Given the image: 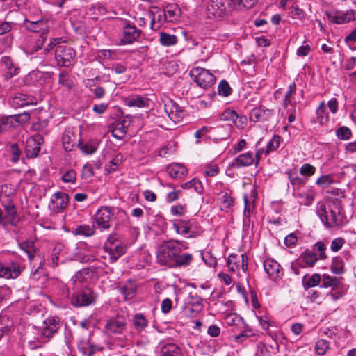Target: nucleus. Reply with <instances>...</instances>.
<instances>
[{"label": "nucleus", "instance_id": "nucleus-1", "mask_svg": "<svg viewBox=\"0 0 356 356\" xmlns=\"http://www.w3.org/2000/svg\"><path fill=\"white\" fill-rule=\"evenodd\" d=\"M316 213L327 228L339 227L346 222L341 202L338 199L318 202Z\"/></svg>", "mask_w": 356, "mask_h": 356}, {"label": "nucleus", "instance_id": "nucleus-2", "mask_svg": "<svg viewBox=\"0 0 356 356\" xmlns=\"http://www.w3.org/2000/svg\"><path fill=\"white\" fill-rule=\"evenodd\" d=\"M172 228L177 234L186 238H195L200 236L203 229L196 219H177L173 220Z\"/></svg>", "mask_w": 356, "mask_h": 356}, {"label": "nucleus", "instance_id": "nucleus-3", "mask_svg": "<svg viewBox=\"0 0 356 356\" xmlns=\"http://www.w3.org/2000/svg\"><path fill=\"white\" fill-rule=\"evenodd\" d=\"M179 244L178 240L163 243L156 251V260L161 265L173 268L176 255L181 252V248L176 245Z\"/></svg>", "mask_w": 356, "mask_h": 356}, {"label": "nucleus", "instance_id": "nucleus-4", "mask_svg": "<svg viewBox=\"0 0 356 356\" xmlns=\"http://www.w3.org/2000/svg\"><path fill=\"white\" fill-rule=\"evenodd\" d=\"M104 249L108 254L109 259L115 262L123 255L127 245L120 240V236L115 233L111 234L104 245Z\"/></svg>", "mask_w": 356, "mask_h": 356}, {"label": "nucleus", "instance_id": "nucleus-5", "mask_svg": "<svg viewBox=\"0 0 356 356\" xmlns=\"http://www.w3.org/2000/svg\"><path fill=\"white\" fill-rule=\"evenodd\" d=\"M193 81L204 89L212 87L216 82L215 76L209 70L200 67H194L190 71Z\"/></svg>", "mask_w": 356, "mask_h": 356}, {"label": "nucleus", "instance_id": "nucleus-6", "mask_svg": "<svg viewBox=\"0 0 356 356\" xmlns=\"http://www.w3.org/2000/svg\"><path fill=\"white\" fill-rule=\"evenodd\" d=\"M15 189L12 185L6 184L0 186V203L5 211L8 212V217L11 218L15 213L16 208L13 202Z\"/></svg>", "mask_w": 356, "mask_h": 356}, {"label": "nucleus", "instance_id": "nucleus-7", "mask_svg": "<svg viewBox=\"0 0 356 356\" xmlns=\"http://www.w3.org/2000/svg\"><path fill=\"white\" fill-rule=\"evenodd\" d=\"M76 56V51L70 46L65 44L58 45L55 49V58L58 65L70 67Z\"/></svg>", "mask_w": 356, "mask_h": 356}, {"label": "nucleus", "instance_id": "nucleus-8", "mask_svg": "<svg viewBox=\"0 0 356 356\" xmlns=\"http://www.w3.org/2000/svg\"><path fill=\"white\" fill-rule=\"evenodd\" d=\"M114 215L113 209L104 206L100 207L95 214V222L100 231H107L111 227L112 218Z\"/></svg>", "mask_w": 356, "mask_h": 356}, {"label": "nucleus", "instance_id": "nucleus-9", "mask_svg": "<svg viewBox=\"0 0 356 356\" xmlns=\"http://www.w3.org/2000/svg\"><path fill=\"white\" fill-rule=\"evenodd\" d=\"M24 24L30 31L41 32L42 35H47L54 24V22L51 19L46 17H42L36 21L26 19Z\"/></svg>", "mask_w": 356, "mask_h": 356}, {"label": "nucleus", "instance_id": "nucleus-10", "mask_svg": "<svg viewBox=\"0 0 356 356\" xmlns=\"http://www.w3.org/2000/svg\"><path fill=\"white\" fill-rule=\"evenodd\" d=\"M40 329L32 326L29 327L25 333V341H26L28 346L31 350L41 347L42 345L47 342L44 336H41Z\"/></svg>", "mask_w": 356, "mask_h": 356}, {"label": "nucleus", "instance_id": "nucleus-11", "mask_svg": "<svg viewBox=\"0 0 356 356\" xmlns=\"http://www.w3.org/2000/svg\"><path fill=\"white\" fill-rule=\"evenodd\" d=\"M95 298L92 290L90 288H85L74 295L72 304L76 307H86L92 304Z\"/></svg>", "mask_w": 356, "mask_h": 356}, {"label": "nucleus", "instance_id": "nucleus-12", "mask_svg": "<svg viewBox=\"0 0 356 356\" xmlns=\"http://www.w3.org/2000/svg\"><path fill=\"white\" fill-rule=\"evenodd\" d=\"M141 30L130 22L126 23L122 28L120 44H130L137 41L141 35Z\"/></svg>", "mask_w": 356, "mask_h": 356}, {"label": "nucleus", "instance_id": "nucleus-13", "mask_svg": "<svg viewBox=\"0 0 356 356\" xmlns=\"http://www.w3.org/2000/svg\"><path fill=\"white\" fill-rule=\"evenodd\" d=\"M229 11V0H210L207 6V12L210 17H221Z\"/></svg>", "mask_w": 356, "mask_h": 356}, {"label": "nucleus", "instance_id": "nucleus-14", "mask_svg": "<svg viewBox=\"0 0 356 356\" xmlns=\"http://www.w3.org/2000/svg\"><path fill=\"white\" fill-rule=\"evenodd\" d=\"M325 15L330 22L336 24H346L355 19L353 10L325 11Z\"/></svg>", "mask_w": 356, "mask_h": 356}, {"label": "nucleus", "instance_id": "nucleus-15", "mask_svg": "<svg viewBox=\"0 0 356 356\" xmlns=\"http://www.w3.org/2000/svg\"><path fill=\"white\" fill-rule=\"evenodd\" d=\"M164 109L168 117L175 123L181 122L186 115L184 109L172 100L165 104Z\"/></svg>", "mask_w": 356, "mask_h": 356}, {"label": "nucleus", "instance_id": "nucleus-16", "mask_svg": "<svg viewBox=\"0 0 356 356\" xmlns=\"http://www.w3.org/2000/svg\"><path fill=\"white\" fill-rule=\"evenodd\" d=\"M37 99L32 95L21 92H16L9 99V104L15 108H21L28 105L36 104Z\"/></svg>", "mask_w": 356, "mask_h": 356}, {"label": "nucleus", "instance_id": "nucleus-17", "mask_svg": "<svg viewBox=\"0 0 356 356\" xmlns=\"http://www.w3.org/2000/svg\"><path fill=\"white\" fill-rule=\"evenodd\" d=\"M21 273L19 264L13 261L0 262V277L16 278Z\"/></svg>", "mask_w": 356, "mask_h": 356}, {"label": "nucleus", "instance_id": "nucleus-18", "mask_svg": "<svg viewBox=\"0 0 356 356\" xmlns=\"http://www.w3.org/2000/svg\"><path fill=\"white\" fill-rule=\"evenodd\" d=\"M78 348L80 352L87 356H92L97 351L102 350V347L95 344L94 341V336L90 335L87 339H81L78 343Z\"/></svg>", "mask_w": 356, "mask_h": 356}, {"label": "nucleus", "instance_id": "nucleus-19", "mask_svg": "<svg viewBox=\"0 0 356 356\" xmlns=\"http://www.w3.org/2000/svg\"><path fill=\"white\" fill-rule=\"evenodd\" d=\"M68 203L69 195L61 191H57L52 195L49 207L54 212L59 213L67 207Z\"/></svg>", "mask_w": 356, "mask_h": 356}, {"label": "nucleus", "instance_id": "nucleus-20", "mask_svg": "<svg viewBox=\"0 0 356 356\" xmlns=\"http://www.w3.org/2000/svg\"><path fill=\"white\" fill-rule=\"evenodd\" d=\"M59 328V321L58 318L49 317L45 319L43 322V327L40 329V335L44 337V339L48 340L53 337L54 334L58 332Z\"/></svg>", "mask_w": 356, "mask_h": 356}, {"label": "nucleus", "instance_id": "nucleus-21", "mask_svg": "<svg viewBox=\"0 0 356 356\" xmlns=\"http://www.w3.org/2000/svg\"><path fill=\"white\" fill-rule=\"evenodd\" d=\"M318 259L319 258L315 252L306 250L296 260V265L302 268H312Z\"/></svg>", "mask_w": 356, "mask_h": 356}, {"label": "nucleus", "instance_id": "nucleus-22", "mask_svg": "<svg viewBox=\"0 0 356 356\" xmlns=\"http://www.w3.org/2000/svg\"><path fill=\"white\" fill-rule=\"evenodd\" d=\"M275 115L274 110L266 108L264 106L252 109L250 113V120L254 122L258 121H268Z\"/></svg>", "mask_w": 356, "mask_h": 356}, {"label": "nucleus", "instance_id": "nucleus-23", "mask_svg": "<svg viewBox=\"0 0 356 356\" xmlns=\"http://www.w3.org/2000/svg\"><path fill=\"white\" fill-rule=\"evenodd\" d=\"M42 78V73L39 71H31L23 78H18L13 83L12 89L16 87H22L25 85L36 86L38 79Z\"/></svg>", "mask_w": 356, "mask_h": 356}, {"label": "nucleus", "instance_id": "nucleus-24", "mask_svg": "<svg viewBox=\"0 0 356 356\" xmlns=\"http://www.w3.org/2000/svg\"><path fill=\"white\" fill-rule=\"evenodd\" d=\"M125 329L126 321L123 317L109 319L105 325V330L108 334H122Z\"/></svg>", "mask_w": 356, "mask_h": 356}, {"label": "nucleus", "instance_id": "nucleus-25", "mask_svg": "<svg viewBox=\"0 0 356 356\" xmlns=\"http://www.w3.org/2000/svg\"><path fill=\"white\" fill-rule=\"evenodd\" d=\"M41 138L31 137L26 140L25 152L28 158L36 157L40 151Z\"/></svg>", "mask_w": 356, "mask_h": 356}, {"label": "nucleus", "instance_id": "nucleus-26", "mask_svg": "<svg viewBox=\"0 0 356 356\" xmlns=\"http://www.w3.org/2000/svg\"><path fill=\"white\" fill-rule=\"evenodd\" d=\"M265 272L272 279H276L280 277L281 273V266L277 261L273 259H266L263 264Z\"/></svg>", "mask_w": 356, "mask_h": 356}, {"label": "nucleus", "instance_id": "nucleus-27", "mask_svg": "<svg viewBox=\"0 0 356 356\" xmlns=\"http://www.w3.org/2000/svg\"><path fill=\"white\" fill-rule=\"evenodd\" d=\"M227 325L233 327L232 332L241 330L246 327V323L241 316L236 314H229L225 318Z\"/></svg>", "mask_w": 356, "mask_h": 356}, {"label": "nucleus", "instance_id": "nucleus-28", "mask_svg": "<svg viewBox=\"0 0 356 356\" xmlns=\"http://www.w3.org/2000/svg\"><path fill=\"white\" fill-rule=\"evenodd\" d=\"M129 125L130 120L128 118H124L116 123L112 131V136L118 140H122L125 136Z\"/></svg>", "mask_w": 356, "mask_h": 356}, {"label": "nucleus", "instance_id": "nucleus-29", "mask_svg": "<svg viewBox=\"0 0 356 356\" xmlns=\"http://www.w3.org/2000/svg\"><path fill=\"white\" fill-rule=\"evenodd\" d=\"M1 64L6 70V76L8 79H10L13 76L17 75L20 72V68L14 64L11 58L8 56H3L1 58Z\"/></svg>", "mask_w": 356, "mask_h": 356}, {"label": "nucleus", "instance_id": "nucleus-30", "mask_svg": "<svg viewBox=\"0 0 356 356\" xmlns=\"http://www.w3.org/2000/svg\"><path fill=\"white\" fill-rule=\"evenodd\" d=\"M254 162L253 154L250 152L241 154L234 159L232 166L234 168H241L251 165Z\"/></svg>", "mask_w": 356, "mask_h": 356}, {"label": "nucleus", "instance_id": "nucleus-31", "mask_svg": "<svg viewBox=\"0 0 356 356\" xmlns=\"http://www.w3.org/2000/svg\"><path fill=\"white\" fill-rule=\"evenodd\" d=\"M159 356H181V349L175 343H165L161 345Z\"/></svg>", "mask_w": 356, "mask_h": 356}, {"label": "nucleus", "instance_id": "nucleus-32", "mask_svg": "<svg viewBox=\"0 0 356 356\" xmlns=\"http://www.w3.org/2000/svg\"><path fill=\"white\" fill-rule=\"evenodd\" d=\"M95 271L91 268H85L78 271L74 276L72 278V280L75 283L79 282H88L94 276Z\"/></svg>", "mask_w": 356, "mask_h": 356}, {"label": "nucleus", "instance_id": "nucleus-33", "mask_svg": "<svg viewBox=\"0 0 356 356\" xmlns=\"http://www.w3.org/2000/svg\"><path fill=\"white\" fill-rule=\"evenodd\" d=\"M149 15L152 29H155L154 26L156 23L158 24L156 29H159L161 24L168 22L167 14L163 10L158 9L156 13L151 12Z\"/></svg>", "mask_w": 356, "mask_h": 356}, {"label": "nucleus", "instance_id": "nucleus-34", "mask_svg": "<svg viewBox=\"0 0 356 356\" xmlns=\"http://www.w3.org/2000/svg\"><path fill=\"white\" fill-rule=\"evenodd\" d=\"M168 172L172 178L181 179L187 174V169L179 163H172L168 167Z\"/></svg>", "mask_w": 356, "mask_h": 356}, {"label": "nucleus", "instance_id": "nucleus-35", "mask_svg": "<svg viewBox=\"0 0 356 356\" xmlns=\"http://www.w3.org/2000/svg\"><path fill=\"white\" fill-rule=\"evenodd\" d=\"M193 261V255L191 253L177 254L173 264V268L187 267Z\"/></svg>", "mask_w": 356, "mask_h": 356}, {"label": "nucleus", "instance_id": "nucleus-36", "mask_svg": "<svg viewBox=\"0 0 356 356\" xmlns=\"http://www.w3.org/2000/svg\"><path fill=\"white\" fill-rule=\"evenodd\" d=\"M149 104L148 98L139 95L134 96L126 101V104L130 107L145 108L149 106Z\"/></svg>", "mask_w": 356, "mask_h": 356}, {"label": "nucleus", "instance_id": "nucleus-37", "mask_svg": "<svg viewBox=\"0 0 356 356\" xmlns=\"http://www.w3.org/2000/svg\"><path fill=\"white\" fill-rule=\"evenodd\" d=\"M163 10L167 14L168 22H169L177 21L181 15V10L176 4H168Z\"/></svg>", "mask_w": 356, "mask_h": 356}, {"label": "nucleus", "instance_id": "nucleus-38", "mask_svg": "<svg viewBox=\"0 0 356 356\" xmlns=\"http://www.w3.org/2000/svg\"><path fill=\"white\" fill-rule=\"evenodd\" d=\"M64 245L61 243H57L54 245L51 254V262L52 267L58 266L60 255L64 251Z\"/></svg>", "mask_w": 356, "mask_h": 356}, {"label": "nucleus", "instance_id": "nucleus-39", "mask_svg": "<svg viewBox=\"0 0 356 356\" xmlns=\"http://www.w3.org/2000/svg\"><path fill=\"white\" fill-rule=\"evenodd\" d=\"M121 293L124 296L127 300L132 299L136 292V285L135 282L132 281L127 282L123 286L120 288Z\"/></svg>", "mask_w": 356, "mask_h": 356}, {"label": "nucleus", "instance_id": "nucleus-40", "mask_svg": "<svg viewBox=\"0 0 356 356\" xmlns=\"http://www.w3.org/2000/svg\"><path fill=\"white\" fill-rule=\"evenodd\" d=\"M133 324L135 329L138 332L143 331L148 326V321L145 316L141 314L138 313L133 316Z\"/></svg>", "mask_w": 356, "mask_h": 356}, {"label": "nucleus", "instance_id": "nucleus-41", "mask_svg": "<svg viewBox=\"0 0 356 356\" xmlns=\"http://www.w3.org/2000/svg\"><path fill=\"white\" fill-rule=\"evenodd\" d=\"M159 42L163 46L170 47L175 45L178 42V38L175 35L161 32L159 34Z\"/></svg>", "mask_w": 356, "mask_h": 356}, {"label": "nucleus", "instance_id": "nucleus-42", "mask_svg": "<svg viewBox=\"0 0 356 356\" xmlns=\"http://www.w3.org/2000/svg\"><path fill=\"white\" fill-rule=\"evenodd\" d=\"M99 145V141L97 140H90L86 143L79 144L80 149L86 154H92L95 153Z\"/></svg>", "mask_w": 356, "mask_h": 356}, {"label": "nucleus", "instance_id": "nucleus-43", "mask_svg": "<svg viewBox=\"0 0 356 356\" xmlns=\"http://www.w3.org/2000/svg\"><path fill=\"white\" fill-rule=\"evenodd\" d=\"M317 121L321 124H324L328 121L329 114L326 111V104L324 101L321 102L316 108Z\"/></svg>", "mask_w": 356, "mask_h": 356}, {"label": "nucleus", "instance_id": "nucleus-44", "mask_svg": "<svg viewBox=\"0 0 356 356\" xmlns=\"http://www.w3.org/2000/svg\"><path fill=\"white\" fill-rule=\"evenodd\" d=\"M331 270L336 275H341L344 273V262L341 257L337 256L332 259Z\"/></svg>", "mask_w": 356, "mask_h": 356}, {"label": "nucleus", "instance_id": "nucleus-45", "mask_svg": "<svg viewBox=\"0 0 356 356\" xmlns=\"http://www.w3.org/2000/svg\"><path fill=\"white\" fill-rule=\"evenodd\" d=\"M321 281V275L318 273L308 277L305 275L302 278V284L305 289L312 288L317 286Z\"/></svg>", "mask_w": 356, "mask_h": 356}, {"label": "nucleus", "instance_id": "nucleus-46", "mask_svg": "<svg viewBox=\"0 0 356 356\" xmlns=\"http://www.w3.org/2000/svg\"><path fill=\"white\" fill-rule=\"evenodd\" d=\"M296 85L293 82L291 83L289 86L288 91L284 95V104L286 106H288L289 105L295 107L296 102H293V95L296 92Z\"/></svg>", "mask_w": 356, "mask_h": 356}, {"label": "nucleus", "instance_id": "nucleus-47", "mask_svg": "<svg viewBox=\"0 0 356 356\" xmlns=\"http://www.w3.org/2000/svg\"><path fill=\"white\" fill-rule=\"evenodd\" d=\"M220 208L222 210H227L234 204V199L227 193H221L220 197Z\"/></svg>", "mask_w": 356, "mask_h": 356}, {"label": "nucleus", "instance_id": "nucleus-48", "mask_svg": "<svg viewBox=\"0 0 356 356\" xmlns=\"http://www.w3.org/2000/svg\"><path fill=\"white\" fill-rule=\"evenodd\" d=\"M281 137L278 135H274L267 144L265 154L268 155L270 152L275 151L279 147Z\"/></svg>", "mask_w": 356, "mask_h": 356}, {"label": "nucleus", "instance_id": "nucleus-49", "mask_svg": "<svg viewBox=\"0 0 356 356\" xmlns=\"http://www.w3.org/2000/svg\"><path fill=\"white\" fill-rule=\"evenodd\" d=\"M74 233L76 235L90 236L94 234V230L93 228L88 225H81L76 227Z\"/></svg>", "mask_w": 356, "mask_h": 356}, {"label": "nucleus", "instance_id": "nucleus-50", "mask_svg": "<svg viewBox=\"0 0 356 356\" xmlns=\"http://www.w3.org/2000/svg\"><path fill=\"white\" fill-rule=\"evenodd\" d=\"M58 83L67 89H71L74 85L71 76L67 73H60L59 74Z\"/></svg>", "mask_w": 356, "mask_h": 356}, {"label": "nucleus", "instance_id": "nucleus-51", "mask_svg": "<svg viewBox=\"0 0 356 356\" xmlns=\"http://www.w3.org/2000/svg\"><path fill=\"white\" fill-rule=\"evenodd\" d=\"M218 91L219 95L228 97L231 94L232 88L227 81L222 80L218 84Z\"/></svg>", "mask_w": 356, "mask_h": 356}, {"label": "nucleus", "instance_id": "nucleus-52", "mask_svg": "<svg viewBox=\"0 0 356 356\" xmlns=\"http://www.w3.org/2000/svg\"><path fill=\"white\" fill-rule=\"evenodd\" d=\"M316 351L318 355H325L329 349V342L324 339H320L316 343Z\"/></svg>", "mask_w": 356, "mask_h": 356}, {"label": "nucleus", "instance_id": "nucleus-53", "mask_svg": "<svg viewBox=\"0 0 356 356\" xmlns=\"http://www.w3.org/2000/svg\"><path fill=\"white\" fill-rule=\"evenodd\" d=\"M291 14L293 18L304 21L305 19V12L297 5H293L291 8Z\"/></svg>", "mask_w": 356, "mask_h": 356}, {"label": "nucleus", "instance_id": "nucleus-54", "mask_svg": "<svg viewBox=\"0 0 356 356\" xmlns=\"http://www.w3.org/2000/svg\"><path fill=\"white\" fill-rule=\"evenodd\" d=\"M337 136L341 140H348L351 136V130L345 126L341 127L336 131Z\"/></svg>", "mask_w": 356, "mask_h": 356}, {"label": "nucleus", "instance_id": "nucleus-55", "mask_svg": "<svg viewBox=\"0 0 356 356\" xmlns=\"http://www.w3.org/2000/svg\"><path fill=\"white\" fill-rule=\"evenodd\" d=\"M64 42L63 38H52L47 45V47L44 49V51L45 54L49 53L53 49H56L58 45H60Z\"/></svg>", "mask_w": 356, "mask_h": 356}, {"label": "nucleus", "instance_id": "nucleus-56", "mask_svg": "<svg viewBox=\"0 0 356 356\" xmlns=\"http://www.w3.org/2000/svg\"><path fill=\"white\" fill-rule=\"evenodd\" d=\"M240 262L239 258L237 257L236 255L231 254L228 257L227 265L228 268L232 271L234 272L238 268V263Z\"/></svg>", "mask_w": 356, "mask_h": 356}, {"label": "nucleus", "instance_id": "nucleus-57", "mask_svg": "<svg viewBox=\"0 0 356 356\" xmlns=\"http://www.w3.org/2000/svg\"><path fill=\"white\" fill-rule=\"evenodd\" d=\"M13 120L12 116H0V134L11 126Z\"/></svg>", "mask_w": 356, "mask_h": 356}, {"label": "nucleus", "instance_id": "nucleus-58", "mask_svg": "<svg viewBox=\"0 0 356 356\" xmlns=\"http://www.w3.org/2000/svg\"><path fill=\"white\" fill-rule=\"evenodd\" d=\"M62 180L65 183H75L76 180V172L74 170H68L62 175Z\"/></svg>", "mask_w": 356, "mask_h": 356}, {"label": "nucleus", "instance_id": "nucleus-59", "mask_svg": "<svg viewBox=\"0 0 356 356\" xmlns=\"http://www.w3.org/2000/svg\"><path fill=\"white\" fill-rule=\"evenodd\" d=\"M316 172V168L309 163L303 164L300 169V173L303 176L310 177Z\"/></svg>", "mask_w": 356, "mask_h": 356}, {"label": "nucleus", "instance_id": "nucleus-60", "mask_svg": "<svg viewBox=\"0 0 356 356\" xmlns=\"http://www.w3.org/2000/svg\"><path fill=\"white\" fill-rule=\"evenodd\" d=\"M314 250L319 252V256H318L319 259L325 260L327 258V255L325 254L326 246L323 242H321V241L317 242L314 245Z\"/></svg>", "mask_w": 356, "mask_h": 356}, {"label": "nucleus", "instance_id": "nucleus-61", "mask_svg": "<svg viewBox=\"0 0 356 356\" xmlns=\"http://www.w3.org/2000/svg\"><path fill=\"white\" fill-rule=\"evenodd\" d=\"M237 118V113L234 110L227 109L221 114V120L224 121H232Z\"/></svg>", "mask_w": 356, "mask_h": 356}, {"label": "nucleus", "instance_id": "nucleus-62", "mask_svg": "<svg viewBox=\"0 0 356 356\" xmlns=\"http://www.w3.org/2000/svg\"><path fill=\"white\" fill-rule=\"evenodd\" d=\"M344 243V238L341 237L336 238L332 241L330 249L332 252H337L341 250Z\"/></svg>", "mask_w": 356, "mask_h": 356}, {"label": "nucleus", "instance_id": "nucleus-63", "mask_svg": "<svg viewBox=\"0 0 356 356\" xmlns=\"http://www.w3.org/2000/svg\"><path fill=\"white\" fill-rule=\"evenodd\" d=\"M333 182L332 177L330 175H323L316 181V184L321 187H327Z\"/></svg>", "mask_w": 356, "mask_h": 356}, {"label": "nucleus", "instance_id": "nucleus-64", "mask_svg": "<svg viewBox=\"0 0 356 356\" xmlns=\"http://www.w3.org/2000/svg\"><path fill=\"white\" fill-rule=\"evenodd\" d=\"M257 356H271L268 348L263 343H259L257 346Z\"/></svg>", "mask_w": 356, "mask_h": 356}]
</instances>
